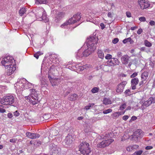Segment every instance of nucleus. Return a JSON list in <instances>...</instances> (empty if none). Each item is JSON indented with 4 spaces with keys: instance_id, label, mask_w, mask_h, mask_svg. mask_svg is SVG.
Masks as SVG:
<instances>
[{
    "instance_id": "nucleus-1",
    "label": "nucleus",
    "mask_w": 155,
    "mask_h": 155,
    "mask_svg": "<svg viewBox=\"0 0 155 155\" xmlns=\"http://www.w3.org/2000/svg\"><path fill=\"white\" fill-rule=\"evenodd\" d=\"M15 61L12 57L8 56L3 58L1 63L2 65L4 66L7 69L5 73L6 75H10L15 70L16 65L14 63Z\"/></svg>"
},
{
    "instance_id": "nucleus-2",
    "label": "nucleus",
    "mask_w": 155,
    "mask_h": 155,
    "mask_svg": "<svg viewBox=\"0 0 155 155\" xmlns=\"http://www.w3.org/2000/svg\"><path fill=\"white\" fill-rule=\"evenodd\" d=\"M97 40L96 36L91 37L87 39V41L88 48L83 52L82 56H87L95 51L96 49V46L95 45L97 44Z\"/></svg>"
},
{
    "instance_id": "nucleus-3",
    "label": "nucleus",
    "mask_w": 155,
    "mask_h": 155,
    "mask_svg": "<svg viewBox=\"0 0 155 155\" xmlns=\"http://www.w3.org/2000/svg\"><path fill=\"white\" fill-rule=\"evenodd\" d=\"M30 91L29 95L25 96V98L31 104L35 105L38 104L40 101L38 97V93L35 89H31Z\"/></svg>"
},
{
    "instance_id": "nucleus-4",
    "label": "nucleus",
    "mask_w": 155,
    "mask_h": 155,
    "mask_svg": "<svg viewBox=\"0 0 155 155\" xmlns=\"http://www.w3.org/2000/svg\"><path fill=\"white\" fill-rule=\"evenodd\" d=\"M15 101V95L13 94H8L4 96L1 99L0 103L5 105H12Z\"/></svg>"
},
{
    "instance_id": "nucleus-5",
    "label": "nucleus",
    "mask_w": 155,
    "mask_h": 155,
    "mask_svg": "<svg viewBox=\"0 0 155 155\" xmlns=\"http://www.w3.org/2000/svg\"><path fill=\"white\" fill-rule=\"evenodd\" d=\"M89 144L85 141H83L79 146L81 155H90L91 151L89 147Z\"/></svg>"
},
{
    "instance_id": "nucleus-6",
    "label": "nucleus",
    "mask_w": 155,
    "mask_h": 155,
    "mask_svg": "<svg viewBox=\"0 0 155 155\" xmlns=\"http://www.w3.org/2000/svg\"><path fill=\"white\" fill-rule=\"evenodd\" d=\"M106 137H105L104 140L97 144V146L98 148H103L105 147L108 146L112 142L114 141V140L112 139L109 138L106 139Z\"/></svg>"
},
{
    "instance_id": "nucleus-7",
    "label": "nucleus",
    "mask_w": 155,
    "mask_h": 155,
    "mask_svg": "<svg viewBox=\"0 0 155 155\" xmlns=\"http://www.w3.org/2000/svg\"><path fill=\"white\" fill-rule=\"evenodd\" d=\"M38 13L37 15V17L39 18L40 21H42L45 22L48 21V18L46 17V12L43 8H41L38 10Z\"/></svg>"
},
{
    "instance_id": "nucleus-8",
    "label": "nucleus",
    "mask_w": 155,
    "mask_h": 155,
    "mask_svg": "<svg viewBox=\"0 0 155 155\" xmlns=\"http://www.w3.org/2000/svg\"><path fill=\"white\" fill-rule=\"evenodd\" d=\"M50 149L51 150L52 155H59L61 149L53 143H51L49 145Z\"/></svg>"
},
{
    "instance_id": "nucleus-9",
    "label": "nucleus",
    "mask_w": 155,
    "mask_h": 155,
    "mask_svg": "<svg viewBox=\"0 0 155 155\" xmlns=\"http://www.w3.org/2000/svg\"><path fill=\"white\" fill-rule=\"evenodd\" d=\"M155 102V98L153 97H150L147 101H145L142 105L141 108L143 110L147 107L150 106L152 103Z\"/></svg>"
},
{
    "instance_id": "nucleus-10",
    "label": "nucleus",
    "mask_w": 155,
    "mask_h": 155,
    "mask_svg": "<svg viewBox=\"0 0 155 155\" xmlns=\"http://www.w3.org/2000/svg\"><path fill=\"white\" fill-rule=\"evenodd\" d=\"M17 84L22 89H27L31 87L32 84L26 81L25 83H22L21 82L19 81L17 83Z\"/></svg>"
},
{
    "instance_id": "nucleus-11",
    "label": "nucleus",
    "mask_w": 155,
    "mask_h": 155,
    "mask_svg": "<svg viewBox=\"0 0 155 155\" xmlns=\"http://www.w3.org/2000/svg\"><path fill=\"white\" fill-rule=\"evenodd\" d=\"M88 66L87 65L81 66L80 64H77L75 66H72L71 67V68L74 70H78L79 71H82L84 69L87 68Z\"/></svg>"
},
{
    "instance_id": "nucleus-12",
    "label": "nucleus",
    "mask_w": 155,
    "mask_h": 155,
    "mask_svg": "<svg viewBox=\"0 0 155 155\" xmlns=\"http://www.w3.org/2000/svg\"><path fill=\"white\" fill-rule=\"evenodd\" d=\"M107 63L109 66H114L116 65H118L119 64V61L117 58H113L110 60L107 61Z\"/></svg>"
},
{
    "instance_id": "nucleus-13",
    "label": "nucleus",
    "mask_w": 155,
    "mask_h": 155,
    "mask_svg": "<svg viewBox=\"0 0 155 155\" xmlns=\"http://www.w3.org/2000/svg\"><path fill=\"white\" fill-rule=\"evenodd\" d=\"M127 84L126 81H123L120 83L117 86V89L116 90V92L117 93H120L122 92L124 87Z\"/></svg>"
},
{
    "instance_id": "nucleus-14",
    "label": "nucleus",
    "mask_w": 155,
    "mask_h": 155,
    "mask_svg": "<svg viewBox=\"0 0 155 155\" xmlns=\"http://www.w3.org/2000/svg\"><path fill=\"white\" fill-rule=\"evenodd\" d=\"M72 142V137L71 135H68L64 140L63 143L67 147L71 144Z\"/></svg>"
},
{
    "instance_id": "nucleus-15",
    "label": "nucleus",
    "mask_w": 155,
    "mask_h": 155,
    "mask_svg": "<svg viewBox=\"0 0 155 155\" xmlns=\"http://www.w3.org/2000/svg\"><path fill=\"white\" fill-rule=\"evenodd\" d=\"M58 12V10H54L53 11V12L54 13H57L56 16L55 21L57 20L56 21V22L58 21V20H60L65 15V13L63 12H58Z\"/></svg>"
},
{
    "instance_id": "nucleus-16",
    "label": "nucleus",
    "mask_w": 155,
    "mask_h": 155,
    "mask_svg": "<svg viewBox=\"0 0 155 155\" xmlns=\"http://www.w3.org/2000/svg\"><path fill=\"white\" fill-rule=\"evenodd\" d=\"M80 14L79 13H77L76 14L74 15L72 17L69 19H71V21L72 24L76 22L79 21L81 18V17L80 16Z\"/></svg>"
},
{
    "instance_id": "nucleus-17",
    "label": "nucleus",
    "mask_w": 155,
    "mask_h": 155,
    "mask_svg": "<svg viewBox=\"0 0 155 155\" xmlns=\"http://www.w3.org/2000/svg\"><path fill=\"white\" fill-rule=\"evenodd\" d=\"M140 8L142 9L146 8L150 6V4L145 2L144 0H140L138 2Z\"/></svg>"
},
{
    "instance_id": "nucleus-18",
    "label": "nucleus",
    "mask_w": 155,
    "mask_h": 155,
    "mask_svg": "<svg viewBox=\"0 0 155 155\" xmlns=\"http://www.w3.org/2000/svg\"><path fill=\"white\" fill-rule=\"evenodd\" d=\"M139 81V79L137 78H134L131 80V87L132 90H134L136 89V86L138 84Z\"/></svg>"
},
{
    "instance_id": "nucleus-19",
    "label": "nucleus",
    "mask_w": 155,
    "mask_h": 155,
    "mask_svg": "<svg viewBox=\"0 0 155 155\" xmlns=\"http://www.w3.org/2000/svg\"><path fill=\"white\" fill-rule=\"evenodd\" d=\"M130 57L127 55H124L121 58V60L123 64L126 65L130 61Z\"/></svg>"
},
{
    "instance_id": "nucleus-20",
    "label": "nucleus",
    "mask_w": 155,
    "mask_h": 155,
    "mask_svg": "<svg viewBox=\"0 0 155 155\" xmlns=\"http://www.w3.org/2000/svg\"><path fill=\"white\" fill-rule=\"evenodd\" d=\"M148 73L147 71H144L141 75V80H143V81H145L148 78Z\"/></svg>"
},
{
    "instance_id": "nucleus-21",
    "label": "nucleus",
    "mask_w": 155,
    "mask_h": 155,
    "mask_svg": "<svg viewBox=\"0 0 155 155\" xmlns=\"http://www.w3.org/2000/svg\"><path fill=\"white\" fill-rule=\"evenodd\" d=\"M77 95L75 94H71L69 95L68 99L70 101L75 100L77 98Z\"/></svg>"
},
{
    "instance_id": "nucleus-22",
    "label": "nucleus",
    "mask_w": 155,
    "mask_h": 155,
    "mask_svg": "<svg viewBox=\"0 0 155 155\" xmlns=\"http://www.w3.org/2000/svg\"><path fill=\"white\" fill-rule=\"evenodd\" d=\"M98 56L100 58L103 59L104 58V54L103 51L101 50H98L97 51Z\"/></svg>"
},
{
    "instance_id": "nucleus-23",
    "label": "nucleus",
    "mask_w": 155,
    "mask_h": 155,
    "mask_svg": "<svg viewBox=\"0 0 155 155\" xmlns=\"http://www.w3.org/2000/svg\"><path fill=\"white\" fill-rule=\"evenodd\" d=\"M52 86H55L58 84L59 80L58 78H55L51 80L50 81Z\"/></svg>"
},
{
    "instance_id": "nucleus-24",
    "label": "nucleus",
    "mask_w": 155,
    "mask_h": 155,
    "mask_svg": "<svg viewBox=\"0 0 155 155\" xmlns=\"http://www.w3.org/2000/svg\"><path fill=\"white\" fill-rule=\"evenodd\" d=\"M26 12V9L23 8H21L19 11V13L21 16H23Z\"/></svg>"
},
{
    "instance_id": "nucleus-25",
    "label": "nucleus",
    "mask_w": 155,
    "mask_h": 155,
    "mask_svg": "<svg viewBox=\"0 0 155 155\" xmlns=\"http://www.w3.org/2000/svg\"><path fill=\"white\" fill-rule=\"evenodd\" d=\"M26 135L27 137L31 139H34V133H32L30 132H27L26 133Z\"/></svg>"
},
{
    "instance_id": "nucleus-26",
    "label": "nucleus",
    "mask_w": 155,
    "mask_h": 155,
    "mask_svg": "<svg viewBox=\"0 0 155 155\" xmlns=\"http://www.w3.org/2000/svg\"><path fill=\"white\" fill-rule=\"evenodd\" d=\"M103 103L104 104L106 105L111 104V101L109 99L107 98H104L103 100Z\"/></svg>"
},
{
    "instance_id": "nucleus-27",
    "label": "nucleus",
    "mask_w": 155,
    "mask_h": 155,
    "mask_svg": "<svg viewBox=\"0 0 155 155\" xmlns=\"http://www.w3.org/2000/svg\"><path fill=\"white\" fill-rule=\"evenodd\" d=\"M71 19H69L68 21L61 25V27L63 28L64 26H67L68 25L72 24L71 21Z\"/></svg>"
},
{
    "instance_id": "nucleus-28",
    "label": "nucleus",
    "mask_w": 155,
    "mask_h": 155,
    "mask_svg": "<svg viewBox=\"0 0 155 155\" xmlns=\"http://www.w3.org/2000/svg\"><path fill=\"white\" fill-rule=\"evenodd\" d=\"M128 42H130V44H131L133 42V41L130 38H126L124 39L123 41V42L124 44Z\"/></svg>"
},
{
    "instance_id": "nucleus-29",
    "label": "nucleus",
    "mask_w": 155,
    "mask_h": 155,
    "mask_svg": "<svg viewBox=\"0 0 155 155\" xmlns=\"http://www.w3.org/2000/svg\"><path fill=\"white\" fill-rule=\"evenodd\" d=\"M144 44L147 47H150L152 46V44L147 40L144 41Z\"/></svg>"
},
{
    "instance_id": "nucleus-30",
    "label": "nucleus",
    "mask_w": 155,
    "mask_h": 155,
    "mask_svg": "<svg viewBox=\"0 0 155 155\" xmlns=\"http://www.w3.org/2000/svg\"><path fill=\"white\" fill-rule=\"evenodd\" d=\"M82 54H83V53L81 54V50H79L76 54V56L77 57V58H78V57L80 58L84 57V55L82 56Z\"/></svg>"
},
{
    "instance_id": "nucleus-31",
    "label": "nucleus",
    "mask_w": 155,
    "mask_h": 155,
    "mask_svg": "<svg viewBox=\"0 0 155 155\" xmlns=\"http://www.w3.org/2000/svg\"><path fill=\"white\" fill-rule=\"evenodd\" d=\"M126 107V103H124L122 104L119 107V110H123L125 109Z\"/></svg>"
},
{
    "instance_id": "nucleus-32",
    "label": "nucleus",
    "mask_w": 155,
    "mask_h": 155,
    "mask_svg": "<svg viewBox=\"0 0 155 155\" xmlns=\"http://www.w3.org/2000/svg\"><path fill=\"white\" fill-rule=\"evenodd\" d=\"M99 89L97 87H95L92 88L91 90L92 93H95L99 91Z\"/></svg>"
},
{
    "instance_id": "nucleus-33",
    "label": "nucleus",
    "mask_w": 155,
    "mask_h": 155,
    "mask_svg": "<svg viewBox=\"0 0 155 155\" xmlns=\"http://www.w3.org/2000/svg\"><path fill=\"white\" fill-rule=\"evenodd\" d=\"M105 58L107 60H110L112 58V56L110 54H107L105 56Z\"/></svg>"
},
{
    "instance_id": "nucleus-34",
    "label": "nucleus",
    "mask_w": 155,
    "mask_h": 155,
    "mask_svg": "<svg viewBox=\"0 0 155 155\" xmlns=\"http://www.w3.org/2000/svg\"><path fill=\"white\" fill-rule=\"evenodd\" d=\"M143 153V151L141 150H140L135 152L134 153V155H140Z\"/></svg>"
},
{
    "instance_id": "nucleus-35",
    "label": "nucleus",
    "mask_w": 155,
    "mask_h": 155,
    "mask_svg": "<svg viewBox=\"0 0 155 155\" xmlns=\"http://www.w3.org/2000/svg\"><path fill=\"white\" fill-rule=\"evenodd\" d=\"M114 15V13L113 12H108L107 14V16L110 18H112L113 17V16Z\"/></svg>"
},
{
    "instance_id": "nucleus-36",
    "label": "nucleus",
    "mask_w": 155,
    "mask_h": 155,
    "mask_svg": "<svg viewBox=\"0 0 155 155\" xmlns=\"http://www.w3.org/2000/svg\"><path fill=\"white\" fill-rule=\"evenodd\" d=\"M49 55L50 56V58L51 59L52 58L53 59H56L58 57L57 55L55 54H50Z\"/></svg>"
},
{
    "instance_id": "nucleus-37",
    "label": "nucleus",
    "mask_w": 155,
    "mask_h": 155,
    "mask_svg": "<svg viewBox=\"0 0 155 155\" xmlns=\"http://www.w3.org/2000/svg\"><path fill=\"white\" fill-rule=\"evenodd\" d=\"M112 110L111 109H108L107 110H106L103 111V113L104 114H107L111 112L112 111Z\"/></svg>"
},
{
    "instance_id": "nucleus-38",
    "label": "nucleus",
    "mask_w": 155,
    "mask_h": 155,
    "mask_svg": "<svg viewBox=\"0 0 155 155\" xmlns=\"http://www.w3.org/2000/svg\"><path fill=\"white\" fill-rule=\"evenodd\" d=\"M36 1L40 4H45L46 3V0H36Z\"/></svg>"
},
{
    "instance_id": "nucleus-39",
    "label": "nucleus",
    "mask_w": 155,
    "mask_h": 155,
    "mask_svg": "<svg viewBox=\"0 0 155 155\" xmlns=\"http://www.w3.org/2000/svg\"><path fill=\"white\" fill-rule=\"evenodd\" d=\"M124 93L125 94L127 95H129L131 94V92L130 91V90L129 89H127L126 90L125 92Z\"/></svg>"
},
{
    "instance_id": "nucleus-40",
    "label": "nucleus",
    "mask_w": 155,
    "mask_h": 155,
    "mask_svg": "<svg viewBox=\"0 0 155 155\" xmlns=\"http://www.w3.org/2000/svg\"><path fill=\"white\" fill-rule=\"evenodd\" d=\"M34 139H35L36 138H38L40 137V135L37 133H34Z\"/></svg>"
},
{
    "instance_id": "nucleus-41",
    "label": "nucleus",
    "mask_w": 155,
    "mask_h": 155,
    "mask_svg": "<svg viewBox=\"0 0 155 155\" xmlns=\"http://www.w3.org/2000/svg\"><path fill=\"white\" fill-rule=\"evenodd\" d=\"M139 19L141 21H146V18L144 17H141L139 18Z\"/></svg>"
},
{
    "instance_id": "nucleus-42",
    "label": "nucleus",
    "mask_w": 155,
    "mask_h": 155,
    "mask_svg": "<svg viewBox=\"0 0 155 155\" xmlns=\"http://www.w3.org/2000/svg\"><path fill=\"white\" fill-rule=\"evenodd\" d=\"M119 39L118 38H115L112 40V43L114 44H116L118 42Z\"/></svg>"
},
{
    "instance_id": "nucleus-43",
    "label": "nucleus",
    "mask_w": 155,
    "mask_h": 155,
    "mask_svg": "<svg viewBox=\"0 0 155 155\" xmlns=\"http://www.w3.org/2000/svg\"><path fill=\"white\" fill-rule=\"evenodd\" d=\"M3 107L2 105H0V113H4L6 112L5 110L2 109V107Z\"/></svg>"
},
{
    "instance_id": "nucleus-44",
    "label": "nucleus",
    "mask_w": 155,
    "mask_h": 155,
    "mask_svg": "<svg viewBox=\"0 0 155 155\" xmlns=\"http://www.w3.org/2000/svg\"><path fill=\"white\" fill-rule=\"evenodd\" d=\"M137 74H138L137 73L134 72L131 75L130 77L131 78H134L136 77L137 75Z\"/></svg>"
},
{
    "instance_id": "nucleus-45",
    "label": "nucleus",
    "mask_w": 155,
    "mask_h": 155,
    "mask_svg": "<svg viewBox=\"0 0 155 155\" xmlns=\"http://www.w3.org/2000/svg\"><path fill=\"white\" fill-rule=\"evenodd\" d=\"M145 81H143V80H142V81H140L139 83V85L141 87H142L143 84H144V82Z\"/></svg>"
},
{
    "instance_id": "nucleus-46",
    "label": "nucleus",
    "mask_w": 155,
    "mask_h": 155,
    "mask_svg": "<svg viewBox=\"0 0 155 155\" xmlns=\"http://www.w3.org/2000/svg\"><path fill=\"white\" fill-rule=\"evenodd\" d=\"M129 118V116L128 115H125L123 117L122 119L124 120H126Z\"/></svg>"
},
{
    "instance_id": "nucleus-47",
    "label": "nucleus",
    "mask_w": 155,
    "mask_h": 155,
    "mask_svg": "<svg viewBox=\"0 0 155 155\" xmlns=\"http://www.w3.org/2000/svg\"><path fill=\"white\" fill-rule=\"evenodd\" d=\"M143 32V30L141 28L139 29L137 31V33L138 35H140Z\"/></svg>"
},
{
    "instance_id": "nucleus-48",
    "label": "nucleus",
    "mask_w": 155,
    "mask_h": 155,
    "mask_svg": "<svg viewBox=\"0 0 155 155\" xmlns=\"http://www.w3.org/2000/svg\"><path fill=\"white\" fill-rule=\"evenodd\" d=\"M14 114L15 116L17 117L19 115V113L17 111H16L14 112Z\"/></svg>"
},
{
    "instance_id": "nucleus-49",
    "label": "nucleus",
    "mask_w": 155,
    "mask_h": 155,
    "mask_svg": "<svg viewBox=\"0 0 155 155\" xmlns=\"http://www.w3.org/2000/svg\"><path fill=\"white\" fill-rule=\"evenodd\" d=\"M132 147L131 146H129L127 147V151H130L131 150L133 149Z\"/></svg>"
},
{
    "instance_id": "nucleus-50",
    "label": "nucleus",
    "mask_w": 155,
    "mask_h": 155,
    "mask_svg": "<svg viewBox=\"0 0 155 155\" xmlns=\"http://www.w3.org/2000/svg\"><path fill=\"white\" fill-rule=\"evenodd\" d=\"M16 139H12L10 140L9 141L11 143H15L16 141Z\"/></svg>"
},
{
    "instance_id": "nucleus-51",
    "label": "nucleus",
    "mask_w": 155,
    "mask_h": 155,
    "mask_svg": "<svg viewBox=\"0 0 155 155\" xmlns=\"http://www.w3.org/2000/svg\"><path fill=\"white\" fill-rule=\"evenodd\" d=\"M150 24L151 25H155V22L153 21H151L150 22Z\"/></svg>"
},
{
    "instance_id": "nucleus-52",
    "label": "nucleus",
    "mask_w": 155,
    "mask_h": 155,
    "mask_svg": "<svg viewBox=\"0 0 155 155\" xmlns=\"http://www.w3.org/2000/svg\"><path fill=\"white\" fill-rule=\"evenodd\" d=\"M122 53L120 52H119L117 53V56L119 58H120L122 56Z\"/></svg>"
},
{
    "instance_id": "nucleus-53",
    "label": "nucleus",
    "mask_w": 155,
    "mask_h": 155,
    "mask_svg": "<svg viewBox=\"0 0 155 155\" xmlns=\"http://www.w3.org/2000/svg\"><path fill=\"white\" fill-rule=\"evenodd\" d=\"M126 15L127 17H130L131 16V14L130 12H126Z\"/></svg>"
},
{
    "instance_id": "nucleus-54",
    "label": "nucleus",
    "mask_w": 155,
    "mask_h": 155,
    "mask_svg": "<svg viewBox=\"0 0 155 155\" xmlns=\"http://www.w3.org/2000/svg\"><path fill=\"white\" fill-rule=\"evenodd\" d=\"M125 111H124L122 112H117L118 114V116H119L121 115L122 114H124V113H125Z\"/></svg>"
},
{
    "instance_id": "nucleus-55",
    "label": "nucleus",
    "mask_w": 155,
    "mask_h": 155,
    "mask_svg": "<svg viewBox=\"0 0 155 155\" xmlns=\"http://www.w3.org/2000/svg\"><path fill=\"white\" fill-rule=\"evenodd\" d=\"M100 25L101 27V29L102 30L104 28H105V25L103 23H101L100 24Z\"/></svg>"
},
{
    "instance_id": "nucleus-56",
    "label": "nucleus",
    "mask_w": 155,
    "mask_h": 155,
    "mask_svg": "<svg viewBox=\"0 0 155 155\" xmlns=\"http://www.w3.org/2000/svg\"><path fill=\"white\" fill-rule=\"evenodd\" d=\"M153 148V147L150 146H147L146 147L145 149L146 150H150Z\"/></svg>"
},
{
    "instance_id": "nucleus-57",
    "label": "nucleus",
    "mask_w": 155,
    "mask_h": 155,
    "mask_svg": "<svg viewBox=\"0 0 155 155\" xmlns=\"http://www.w3.org/2000/svg\"><path fill=\"white\" fill-rule=\"evenodd\" d=\"M13 114L11 113H8V117L9 118H11L13 117Z\"/></svg>"
},
{
    "instance_id": "nucleus-58",
    "label": "nucleus",
    "mask_w": 155,
    "mask_h": 155,
    "mask_svg": "<svg viewBox=\"0 0 155 155\" xmlns=\"http://www.w3.org/2000/svg\"><path fill=\"white\" fill-rule=\"evenodd\" d=\"M135 134H138V135H137V137H139V135H140V131L139 132L138 130L136 131V133H134V135Z\"/></svg>"
},
{
    "instance_id": "nucleus-59",
    "label": "nucleus",
    "mask_w": 155,
    "mask_h": 155,
    "mask_svg": "<svg viewBox=\"0 0 155 155\" xmlns=\"http://www.w3.org/2000/svg\"><path fill=\"white\" fill-rule=\"evenodd\" d=\"M48 115H43V118L45 120H47L49 118L48 117H47Z\"/></svg>"
},
{
    "instance_id": "nucleus-60",
    "label": "nucleus",
    "mask_w": 155,
    "mask_h": 155,
    "mask_svg": "<svg viewBox=\"0 0 155 155\" xmlns=\"http://www.w3.org/2000/svg\"><path fill=\"white\" fill-rule=\"evenodd\" d=\"M34 57L36 58L37 59L38 58V57L39 56H40L39 54H38L37 53L35 54L34 55Z\"/></svg>"
},
{
    "instance_id": "nucleus-61",
    "label": "nucleus",
    "mask_w": 155,
    "mask_h": 155,
    "mask_svg": "<svg viewBox=\"0 0 155 155\" xmlns=\"http://www.w3.org/2000/svg\"><path fill=\"white\" fill-rule=\"evenodd\" d=\"M91 107L89 104L87 106L85 107V108H86V110H87L89 109Z\"/></svg>"
},
{
    "instance_id": "nucleus-62",
    "label": "nucleus",
    "mask_w": 155,
    "mask_h": 155,
    "mask_svg": "<svg viewBox=\"0 0 155 155\" xmlns=\"http://www.w3.org/2000/svg\"><path fill=\"white\" fill-rule=\"evenodd\" d=\"M137 119V117L135 116H133L131 117V119L133 120H134Z\"/></svg>"
},
{
    "instance_id": "nucleus-63",
    "label": "nucleus",
    "mask_w": 155,
    "mask_h": 155,
    "mask_svg": "<svg viewBox=\"0 0 155 155\" xmlns=\"http://www.w3.org/2000/svg\"><path fill=\"white\" fill-rule=\"evenodd\" d=\"M114 117H119L117 112H115L114 113Z\"/></svg>"
},
{
    "instance_id": "nucleus-64",
    "label": "nucleus",
    "mask_w": 155,
    "mask_h": 155,
    "mask_svg": "<svg viewBox=\"0 0 155 155\" xmlns=\"http://www.w3.org/2000/svg\"><path fill=\"white\" fill-rule=\"evenodd\" d=\"M38 54H39V55H41L42 54H43V53L42 52H41L40 51H38L37 52V53H36Z\"/></svg>"
}]
</instances>
